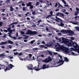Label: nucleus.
<instances>
[{"label":"nucleus","mask_w":79,"mask_h":79,"mask_svg":"<svg viewBox=\"0 0 79 79\" xmlns=\"http://www.w3.org/2000/svg\"><path fill=\"white\" fill-rule=\"evenodd\" d=\"M56 15L58 16H60L62 18H64V15L61 12H59L56 14Z\"/></svg>","instance_id":"obj_6"},{"label":"nucleus","mask_w":79,"mask_h":79,"mask_svg":"<svg viewBox=\"0 0 79 79\" xmlns=\"http://www.w3.org/2000/svg\"><path fill=\"white\" fill-rule=\"evenodd\" d=\"M55 7L56 8V7H57V6H58V3H55Z\"/></svg>","instance_id":"obj_46"},{"label":"nucleus","mask_w":79,"mask_h":79,"mask_svg":"<svg viewBox=\"0 0 79 79\" xmlns=\"http://www.w3.org/2000/svg\"><path fill=\"white\" fill-rule=\"evenodd\" d=\"M66 11V10L65 9H64L62 10V11L63 13H64V12H65Z\"/></svg>","instance_id":"obj_38"},{"label":"nucleus","mask_w":79,"mask_h":79,"mask_svg":"<svg viewBox=\"0 0 79 79\" xmlns=\"http://www.w3.org/2000/svg\"><path fill=\"white\" fill-rule=\"evenodd\" d=\"M32 14L33 15H34L36 14L35 12V11L32 12Z\"/></svg>","instance_id":"obj_44"},{"label":"nucleus","mask_w":79,"mask_h":79,"mask_svg":"<svg viewBox=\"0 0 79 79\" xmlns=\"http://www.w3.org/2000/svg\"><path fill=\"white\" fill-rule=\"evenodd\" d=\"M10 2V0H6V3H9Z\"/></svg>","instance_id":"obj_39"},{"label":"nucleus","mask_w":79,"mask_h":79,"mask_svg":"<svg viewBox=\"0 0 79 79\" xmlns=\"http://www.w3.org/2000/svg\"><path fill=\"white\" fill-rule=\"evenodd\" d=\"M76 10H77V11H79V9L77 7L76 8Z\"/></svg>","instance_id":"obj_58"},{"label":"nucleus","mask_w":79,"mask_h":79,"mask_svg":"<svg viewBox=\"0 0 79 79\" xmlns=\"http://www.w3.org/2000/svg\"><path fill=\"white\" fill-rule=\"evenodd\" d=\"M67 33H69L70 34H72V35H74V32L73 31H71L69 30H67Z\"/></svg>","instance_id":"obj_11"},{"label":"nucleus","mask_w":79,"mask_h":79,"mask_svg":"<svg viewBox=\"0 0 79 79\" xmlns=\"http://www.w3.org/2000/svg\"><path fill=\"white\" fill-rule=\"evenodd\" d=\"M19 54V53L17 52H15V53H14V55H18Z\"/></svg>","instance_id":"obj_35"},{"label":"nucleus","mask_w":79,"mask_h":79,"mask_svg":"<svg viewBox=\"0 0 79 79\" xmlns=\"http://www.w3.org/2000/svg\"><path fill=\"white\" fill-rule=\"evenodd\" d=\"M69 50V49H68V48L67 47H64L63 51L65 53H68Z\"/></svg>","instance_id":"obj_9"},{"label":"nucleus","mask_w":79,"mask_h":79,"mask_svg":"<svg viewBox=\"0 0 79 79\" xmlns=\"http://www.w3.org/2000/svg\"><path fill=\"white\" fill-rule=\"evenodd\" d=\"M10 10L11 11H13V10H14V9L13 8V6H11L10 7Z\"/></svg>","instance_id":"obj_21"},{"label":"nucleus","mask_w":79,"mask_h":79,"mask_svg":"<svg viewBox=\"0 0 79 79\" xmlns=\"http://www.w3.org/2000/svg\"><path fill=\"white\" fill-rule=\"evenodd\" d=\"M64 61L63 60V59H62V60L60 59L59 60V61H58L57 62V63H58H58H62L58 64V66H59L61 65H62V64H63V63H64V61H66V62H68V61H69V59H68L67 57H64Z\"/></svg>","instance_id":"obj_2"},{"label":"nucleus","mask_w":79,"mask_h":79,"mask_svg":"<svg viewBox=\"0 0 79 79\" xmlns=\"http://www.w3.org/2000/svg\"><path fill=\"white\" fill-rule=\"evenodd\" d=\"M62 2L64 3V4H66V2L64 1V0H61Z\"/></svg>","instance_id":"obj_33"},{"label":"nucleus","mask_w":79,"mask_h":79,"mask_svg":"<svg viewBox=\"0 0 79 79\" xmlns=\"http://www.w3.org/2000/svg\"><path fill=\"white\" fill-rule=\"evenodd\" d=\"M50 17H51V15H48L46 16V18H50Z\"/></svg>","instance_id":"obj_43"},{"label":"nucleus","mask_w":79,"mask_h":79,"mask_svg":"<svg viewBox=\"0 0 79 79\" xmlns=\"http://www.w3.org/2000/svg\"><path fill=\"white\" fill-rule=\"evenodd\" d=\"M46 30L47 31H49L48 28V27H46Z\"/></svg>","instance_id":"obj_61"},{"label":"nucleus","mask_w":79,"mask_h":79,"mask_svg":"<svg viewBox=\"0 0 79 79\" xmlns=\"http://www.w3.org/2000/svg\"><path fill=\"white\" fill-rule=\"evenodd\" d=\"M3 31H4V32H8V30L4 29L3 30Z\"/></svg>","instance_id":"obj_47"},{"label":"nucleus","mask_w":79,"mask_h":79,"mask_svg":"<svg viewBox=\"0 0 79 79\" xmlns=\"http://www.w3.org/2000/svg\"><path fill=\"white\" fill-rule=\"evenodd\" d=\"M56 19H55V21H56V22H59V20L60 21H62V20L60 19V18H58V17H57V16H56Z\"/></svg>","instance_id":"obj_10"},{"label":"nucleus","mask_w":79,"mask_h":79,"mask_svg":"<svg viewBox=\"0 0 79 79\" xmlns=\"http://www.w3.org/2000/svg\"><path fill=\"white\" fill-rule=\"evenodd\" d=\"M22 10L23 11H26V7H22Z\"/></svg>","instance_id":"obj_26"},{"label":"nucleus","mask_w":79,"mask_h":79,"mask_svg":"<svg viewBox=\"0 0 79 79\" xmlns=\"http://www.w3.org/2000/svg\"><path fill=\"white\" fill-rule=\"evenodd\" d=\"M58 56H59V57H60V59H61V60H63V59L62 58V56H60V54L58 55Z\"/></svg>","instance_id":"obj_34"},{"label":"nucleus","mask_w":79,"mask_h":79,"mask_svg":"<svg viewBox=\"0 0 79 79\" xmlns=\"http://www.w3.org/2000/svg\"><path fill=\"white\" fill-rule=\"evenodd\" d=\"M32 31L30 30H28L27 31V32L26 33V34H27V35H32Z\"/></svg>","instance_id":"obj_8"},{"label":"nucleus","mask_w":79,"mask_h":79,"mask_svg":"<svg viewBox=\"0 0 79 79\" xmlns=\"http://www.w3.org/2000/svg\"><path fill=\"white\" fill-rule=\"evenodd\" d=\"M11 27H8V28H7V31H10L11 30Z\"/></svg>","instance_id":"obj_31"},{"label":"nucleus","mask_w":79,"mask_h":79,"mask_svg":"<svg viewBox=\"0 0 79 79\" xmlns=\"http://www.w3.org/2000/svg\"><path fill=\"white\" fill-rule=\"evenodd\" d=\"M1 47L2 48H5V46H2Z\"/></svg>","instance_id":"obj_63"},{"label":"nucleus","mask_w":79,"mask_h":79,"mask_svg":"<svg viewBox=\"0 0 79 79\" xmlns=\"http://www.w3.org/2000/svg\"><path fill=\"white\" fill-rule=\"evenodd\" d=\"M64 25V24L62 22H60V24H59V26H61V27H63Z\"/></svg>","instance_id":"obj_17"},{"label":"nucleus","mask_w":79,"mask_h":79,"mask_svg":"<svg viewBox=\"0 0 79 79\" xmlns=\"http://www.w3.org/2000/svg\"><path fill=\"white\" fill-rule=\"evenodd\" d=\"M45 46L44 45H41L40 46V47H41V48H44V47Z\"/></svg>","instance_id":"obj_48"},{"label":"nucleus","mask_w":79,"mask_h":79,"mask_svg":"<svg viewBox=\"0 0 79 79\" xmlns=\"http://www.w3.org/2000/svg\"><path fill=\"white\" fill-rule=\"evenodd\" d=\"M60 50V46L59 47H57L56 48V51H59Z\"/></svg>","instance_id":"obj_22"},{"label":"nucleus","mask_w":79,"mask_h":79,"mask_svg":"<svg viewBox=\"0 0 79 79\" xmlns=\"http://www.w3.org/2000/svg\"><path fill=\"white\" fill-rule=\"evenodd\" d=\"M39 65H38V67H33V65L32 64H30L29 65V66H27V67L28 68V69L29 70H33L34 69V70H35V71H39L40 70V69H39Z\"/></svg>","instance_id":"obj_1"},{"label":"nucleus","mask_w":79,"mask_h":79,"mask_svg":"<svg viewBox=\"0 0 79 79\" xmlns=\"http://www.w3.org/2000/svg\"><path fill=\"white\" fill-rule=\"evenodd\" d=\"M20 33H21V34L22 35H23L24 34H25V33L24 32V31H21L20 32Z\"/></svg>","instance_id":"obj_36"},{"label":"nucleus","mask_w":79,"mask_h":79,"mask_svg":"<svg viewBox=\"0 0 79 79\" xmlns=\"http://www.w3.org/2000/svg\"><path fill=\"white\" fill-rule=\"evenodd\" d=\"M42 21V20H40L39 21H38V23H40Z\"/></svg>","instance_id":"obj_57"},{"label":"nucleus","mask_w":79,"mask_h":79,"mask_svg":"<svg viewBox=\"0 0 79 79\" xmlns=\"http://www.w3.org/2000/svg\"><path fill=\"white\" fill-rule=\"evenodd\" d=\"M24 42H27V40H24Z\"/></svg>","instance_id":"obj_62"},{"label":"nucleus","mask_w":79,"mask_h":79,"mask_svg":"<svg viewBox=\"0 0 79 79\" xmlns=\"http://www.w3.org/2000/svg\"><path fill=\"white\" fill-rule=\"evenodd\" d=\"M52 61V59L50 56H49L48 58H46L44 60H43V62L45 63H49V62H50Z\"/></svg>","instance_id":"obj_4"},{"label":"nucleus","mask_w":79,"mask_h":79,"mask_svg":"<svg viewBox=\"0 0 79 79\" xmlns=\"http://www.w3.org/2000/svg\"><path fill=\"white\" fill-rule=\"evenodd\" d=\"M60 6H61V7H63V6L60 4V3H59L58 4V8H60Z\"/></svg>","instance_id":"obj_37"},{"label":"nucleus","mask_w":79,"mask_h":79,"mask_svg":"<svg viewBox=\"0 0 79 79\" xmlns=\"http://www.w3.org/2000/svg\"><path fill=\"white\" fill-rule=\"evenodd\" d=\"M75 28L76 30H77L78 31H79V27H75Z\"/></svg>","instance_id":"obj_28"},{"label":"nucleus","mask_w":79,"mask_h":79,"mask_svg":"<svg viewBox=\"0 0 79 79\" xmlns=\"http://www.w3.org/2000/svg\"><path fill=\"white\" fill-rule=\"evenodd\" d=\"M65 14H66V15H69V13H68V12H66L65 13Z\"/></svg>","instance_id":"obj_64"},{"label":"nucleus","mask_w":79,"mask_h":79,"mask_svg":"<svg viewBox=\"0 0 79 79\" xmlns=\"http://www.w3.org/2000/svg\"><path fill=\"white\" fill-rule=\"evenodd\" d=\"M23 55V53H22L21 52H20L19 54V53L18 55L19 56H20L21 55Z\"/></svg>","instance_id":"obj_53"},{"label":"nucleus","mask_w":79,"mask_h":79,"mask_svg":"<svg viewBox=\"0 0 79 79\" xmlns=\"http://www.w3.org/2000/svg\"><path fill=\"white\" fill-rule=\"evenodd\" d=\"M6 68L4 70L5 72H6L7 71H9V70H10L11 69H12L13 68V67H15V66H13L12 64H7V66H6Z\"/></svg>","instance_id":"obj_3"},{"label":"nucleus","mask_w":79,"mask_h":79,"mask_svg":"<svg viewBox=\"0 0 79 79\" xmlns=\"http://www.w3.org/2000/svg\"><path fill=\"white\" fill-rule=\"evenodd\" d=\"M50 15H51V16H52V15H53V11H51L50 12Z\"/></svg>","instance_id":"obj_45"},{"label":"nucleus","mask_w":79,"mask_h":79,"mask_svg":"<svg viewBox=\"0 0 79 79\" xmlns=\"http://www.w3.org/2000/svg\"><path fill=\"white\" fill-rule=\"evenodd\" d=\"M19 59L20 60H22V61H23V59L21 57H19Z\"/></svg>","instance_id":"obj_56"},{"label":"nucleus","mask_w":79,"mask_h":79,"mask_svg":"<svg viewBox=\"0 0 79 79\" xmlns=\"http://www.w3.org/2000/svg\"><path fill=\"white\" fill-rule=\"evenodd\" d=\"M5 68V66L4 65H2L1 64V68H2V69H4Z\"/></svg>","instance_id":"obj_23"},{"label":"nucleus","mask_w":79,"mask_h":79,"mask_svg":"<svg viewBox=\"0 0 79 79\" xmlns=\"http://www.w3.org/2000/svg\"><path fill=\"white\" fill-rule=\"evenodd\" d=\"M39 3H40L39 2H37L35 5L36 6H38V5H39Z\"/></svg>","instance_id":"obj_40"},{"label":"nucleus","mask_w":79,"mask_h":79,"mask_svg":"<svg viewBox=\"0 0 79 79\" xmlns=\"http://www.w3.org/2000/svg\"><path fill=\"white\" fill-rule=\"evenodd\" d=\"M8 44V42H7L6 41L5 42H1V43H0V45H3L4 44Z\"/></svg>","instance_id":"obj_13"},{"label":"nucleus","mask_w":79,"mask_h":79,"mask_svg":"<svg viewBox=\"0 0 79 79\" xmlns=\"http://www.w3.org/2000/svg\"><path fill=\"white\" fill-rule=\"evenodd\" d=\"M39 1L41 3H43V1H42V0H40Z\"/></svg>","instance_id":"obj_60"},{"label":"nucleus","mask_w":79,"mask_h":79,"mask_svg":"<svg viewBox=\"0 0 79 79\" xmlns=\"http://www.w3.org/2000/svg\"><path fill=\"white\" fill-rule=\"evenodd\" d=\"M12 24L13 25V24H18V22H14L13 23H12Z\"/></svg>","instance_id":"obj_51"},{"label":"nucleus","mask_w":79,"mask_h":79,"mask_svg":"<svg viewBox=\"0 0 79 79\" xmlns=\"http://www.w3.org/2000/svg\"><path fill=\"white\" fill-rule=\"evenodd\" d=\"M22 5L23 6H25V4L24 3H22Z\"/></svg>","instance_id":"obj_50"},{"label":"nucleus","mask_w":79,"mask_h":79,"mask_svg":"<svg viewBox=\"0 0 79 79\" xmlns=\"http://www.w3.org/2000/svg\"><path fill=\"white\" fill-rule=\"evenodd\" d=\"M78 15V13L77 11H75V16H77V15Z\"/></svg>","instance_id":"obj_42"},{"label":"nucleus","mask_w":79,"mask_h":79,"mask_svg":"<svg viewBox=\"0 0 79 79\" xmlns=\"http://www.w3.org/2000/svg\"><path fill=\"white\" fill-rule=\"evenodd\" d=\"M34 8V6L32 5V4H31V5L30 6V9H32Z\"/></svg>","instance_id":"obj_25"},{"label":"nucleus","mask_w":79,"mask_h":79,"mask_svg":"<svg viewBox=\"0 0 79 79\" xmlns=\"http://www.w3.org/2000/svg\"><path fill=\"white\" fill-rule=\"evenodd\" d=\"M49 66L48 65H47V66H46V64H44L43 66V67L41 68V69H39L40 70V69H46V68H48V67H49Z\"/></svg>","instance_id":"obj_7"},{"label":"nucleus","mask_w":79,"mask_h":79,"mask_svg":"<svg viewBox=\"0 0 79 79\" xmlns=\"http://www.w3.org/2000/svg\"><path fill=\"white\" fill-rule=\"evenodd\" d=\"M7 42L9 44H13V42L11 40H8Z\"/></svg>","instance_id":"obj_16"},{"label":"nucleus","mask_w":79,"mask_h":79,"mask_svg":"<svg viewBox=\"0 0 79 79\" xmlns=\"http://www.w3.org/2000/svg\"><path fill=\"white\" fill-rule=\"evenodd\" d=\"M29 56V57H26L24 59V61H26V60H28V61H31L32 60V54H28Z\"/></svg>","instance_id":"obj_5"},{"label":"nucleus","mask_w":79,"mask_h":79,"mask_svg":"<svg viewBox=\"0 0 79 79\" xmlns=\"http://www.w3.org/2000/svg\"><path fill=\"white\" fill-rule=\"evenodd\" d=\"M32 4V2H29L28 3H27L26 5L27 6L29 7Z\"/></svg>","instance_id":"obj_19"},{"label":"nucleus","mask_w":79,"mask_h":79,"mask_svg":"<svg viewBox=\"0 0 79 79\" xmlns=\"http://www.w3.org/2000/svg\"><path fill=\"white\" fill-rule=\"evenodd\" d=\"M37 34V32L36 31H32V33L31 34V35H35L36 34Z\"/></svg>","instance_id":"obj_18"},{"label":"nucleus","mask_w":79,"mask_h":79,"mask_svg":"<svg viewBox=\"0 0 79 79\" xmlns=\"http://www.w3.org/2000/svg\"><path fill=\"white\" fill-rule=\"evenodd\" d=\"M48 53L50 54V55H52V52L50 51H48Z\"/></svg>","instance_id":"obj_29"},{"label":"nucleus","mask_w":79,"mask_h":79,"mask_svg":"<svg viewBox=\"0 0 79 79\" xmlns=\"http://www.w3.org/2000/svg\"><path fill=\"white\" fill-rule=\"evenodd\" d=\"M34 40H32V41H30V44H34Z\"/></svg>","instance_id":"obj_30"},{"label":"nucleus","mask_w":79,"mask_h":79,"mask_svg":"<svg viewBox=\"0 0 79 79\" xmlns=\"http://www.w3.org/2000/svg\"><path fill=\"white\" fill-rule=\"evenodd\" d=\"M8 48H11H11H12V47H11V45H9L8 46Z\"/></svg>","instance_id":"obj_49"},{"label":"nucleus","mask_w":79,"mask_h":79,"mask_svg":"<svg viewBox=\"0 0 79 79\" xmlns=\"http://www.w3.org/2000/svg\"><path fill=\"white\" fill-rule=\"evenodd\" d=\"M31 18H32V19H35V16H31Z\"/></svg>","instance_id":"obj_54"},{"label":"nucleus","mask_w":79,"mask_h":79,"mask_svg":"<svg viewBox=\"0 0 79 79\" xmlns=\"http://www.w3.org/2000/svg\"><path fill=\"white\" fill-rule=\"evenodd\" d=\"M70 23H72V24H75V25H76V24H78V22H70Z\"/></svg>","instance_id":"obj_20"},{"label":"nucleus","mask_w":79,"mask_h":79,"mask_svg":"<svg viewBox=\"0 0 79 79\" xmlns=\"http://www.w3.org/2000/svg\"><path fill=\"white\" fill-rule=\"evenodd\" d=\"M2 24L3 22L0 21V27H1V26H2Z\"/></svg>","instance_id":"obj_32"},{"label":"nucleus","mask_w":79,"mask_h":79,"mask_svg":"<svg viewBox=\"0 0 79 79\" xmlns=\"http://www.w3.org/2000/svg\"><path fill=\"white\" fill-rule=\"evenodd\" d=\"M71 40H74V38L73 37H71Z\"/></svg>","instance_id":"obj_59"},{"label":"nucleus","mask_w":79,"mask_h":79,"mask_svg":"<svg viewBox=\"0 0 79 79\" xmlns=\"http://www.w3.org/2000/svg\"><path fill=\"white\" fill-rule=\"evenodd\" d=\"M4 56H6V55L5 54H2L0 55V57H3Z\"/></svg>","instance_id":"obj_27"},{"label":"nucleus","mask_w":79,"mask_h":79,"mask_svg":"<svg viewBox=\"0 0 79 79\" xmlns=\"http://www.w3.org/2000/svg\"><path fill=\"white\" fill-rule=\"evenodd\" d=\"M60 47V50H61L63 51V50H64V46H59Z\"/></svg>","instance_id":"obj_15"},{"label":"nucleus","mask_w":79,"mask_h":79,"mask_svg":"<svg viewBox=\"0 0 79 79\" xmlns=\"http://www.w3.org/2000/svg\"><path fill=\"white\" fill-rule=\"evenodd\" d=\"M13 30H11L10 31H9V33H8V34H9V36L10 37H12L11 36V34L13 33Z\"/></svg>","instance_id":"obj_12"},{"label":"nucleus","mask_w":79,"mask_h":79,"mask_svg":"<svg viewBox=\"0 0 79 79\" xmlns=\"http://www.w3.org/2000/svg\"><path fill=\"white\" fill-rule=\"evenodd\" d=\"M61 32L63 33H68V30H62L61 31Z\"/></svg>","instance_id":"obj_14"},{"label":"nucleus","mask_w":79,"mask_h":79,"mask_svg":"<svg viewBox=\"0 0 79 79\" xmlns=\"http://www.w3.org/2000/svg\"><path fill=\"white\" fill-rule=\"evenodd\" d=\"M48 35L49 36H51L52 35V33H48Z\"/></svg>","instance_id":"obj_55"},{"label":"nucleus","mask_w":79,"mask_h":79,"mask_svg":"<svg viewBox=\"0 0 79 79\" xmlns=\"http://www.w3.org/2000/svg\"><path fill=\"white\" fill-rule=\"evenodd\" d=\"M35 60V58L34 57V56H33L32 59V60Z\"/></svg>","instance_id":"obj_52"},{"label":"nucleus","mask_w":79,"mask_h":79,"mask_svg":"<svg viewBox=\"0 0 79 79\" xmlns=\"http://www.w3.org/2000/svg\"><path fill=\"white\" fill-rule=\"evenodd\" d=\"M71 52L72 55H73V56H76V54H75L73 52V51H71Z\"/></svg>","instance_id":"obj_24"},{"label":"nucleus","mask_w":79,"mask_h":79,"mask_svg":"<svg viewBox=\"0 0 79 79\" xmlns=\"http://www.w3.org/2000/svg\"><path fill=\"white\" fill-rule=\"evenodd\" d=\"M10 38H11V39H14V40H16V37L14 36L13 37H12V36H11V37H10Z\"/></svg>","instance_id":"obj_41"}]
</instances>
